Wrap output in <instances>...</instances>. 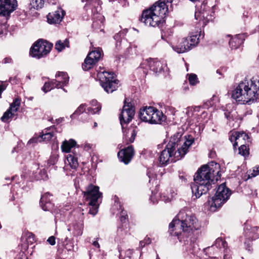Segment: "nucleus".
I'll use <instances>...</instances> for the list:
<instances>
[{
	"label": "nucleus",
	"mask_w": 259,
	"mask_h": 259,
	"mask_svg": "<svg viewBox=\"0 0 259 259\" xmlns=\"http://www.w3.org/2000/svg\"><path fill=\"white\" fill-rule=\"evenodd\" d=\"M194 36L192 34L183 39L178 45L172 47L173 50L178 53H183L190 50L194 45Z\"/></svg>",
	"instance_id": "16"
},
{
	"label": "nucleus",
	"mask_w": 259,
	"mask_h": 259,
	"mask_svg": "<svg viewBox=\"0 0 259 259\" xmlns=\"http://www.w3.org/2000/svg\"><path fill=\"white\" fill-rule=\"evenodd\" d=\"M133 250L131 249H128L126 251V254L129 257H130V255L133 253Z\"/></svg>",
	"instance_id": "58"
},
{
	"label": "nucleus",
	"mask_w": 259,
	"mask_h": 259,
	"mask_svg": "<svg viewBox=\"0 0 259 259\" xmlns=\"http://www.w3.org/2000/svg\"><path fill=\"white\" fill-rule=\"evenodd\" d=\"M208 259H219L218 257H209Z\"/></svg>",
	"instance_id": "64"
},
{
	"label": "nucleus",
	"mask_w": 259,
	"mask_h": 259,
	"mask_svg": "<svg viewBox=\"0 0 259 259\" xmlns=\"http://www.w3.org/2000/svg\"><path fill=\"white\" fill-rule=\"evenodd\" d=\"M93 145L85 143L81 145V147L85 150L88 151L92 149Z\"/></svg>",
	"instance_id": "47"
},
{
	"label": "nucleus",
	"mask_w": 259,
	"mask_h": 259,
	"mask_svg": "<svg viewBox=\"0 0 259 259\" xmlns=\"http://www.w3.org/2000/svg\"><path fill=\"white\" fill-rule=\"evenodd\" d=\"M93 245L94 247H95L96 248H100V245L97 240L94 241L93 242Z\"/></svg>",
	"instance_id": "56"
},
{
	"label": "nucleus",
	"mask_w": 259,
	"mask_h": 259,
	"mask_svg": "<svg viewBox=\"0 0 259 259\" xmlns=\"http://www.w3.org/2000/svg\"><path fill=\"white\" fill-rule=\"evenodd\" d=\"M50 196L49 193H46L41 197L40 204L42 209L45 211H49L53 207V204L48 200V197Z\"/></svg>",
	"instance_id": "28"
},
{
	"label": "nucleus",
	"mask_w": 259,
	"mask_h": 259,
	"mask_svg": "<svg viewBox=\"0 0 259 259\" xmlns=\"http://www.w3.org/2000/svg\"><path fill=\"white\" fill-rule=\"evenodd\" d=\"M200 122V124H203V122L202 120H200V118H198V122Z\"/></svg>",
	"instance_id": "62"
},
{
	"label": "nucleus",
	"mask_w": 259,
	"mask_h": 259,
	"mask_svg": "<svg viewBox=\"0 0 259 259\" xmlns=\"http://www.w3.org/2000/svg\"><path fill=\"white\" fill-rule=\"evenodd\" d=\"M165 67V63L159 61L157 59H147L143 60L141 64V67L144 69V73H146L148 69L156 73H159L163 70Z\"/></svg>",
	"instance_id": "11"
},
{
	"label": "nucleus",
	"mask_w": 259,
	"mask_h": 259,
	"mask_svg": "<svg viewBox=\"0 0 259 259\" xmlns=\"http://www.w3.org/2000/svg\"><path fill=\"white\" fill-rule=\"evenodd\" d=\"M84 197L89 201V204L92 206L89 210V213L95 215L98 212V206L96 205L98 199L101 196L102 193L99 192V188L98 186L91 185L89 186L86 191L83 192Z\"/></svg>",
	"instance_id": "9"
},
{
	"label": "nucleus",
	"mask_w": 259,
	"mask_h": 259,
	"mask_svg": "<svg viewBox=\"0 0 259 259\" xmlns=\"http://www.w3.org/2000/svg\"><path fill=\"white\" fill-rule=\"evenodd\" d=\"M6 89V87L3 82H0V98L1 97V94L3 91Z\"/></svg>",
	"instance_id": "54"
},
{
	"label": "nucleus",
	"mask_w": 259,
	"mask_h": 259,
	"mask_svg": "<svg viewBox=\"0 0 259 259\" xmlns=\"http://www.w3.org/2000/svg\"><path fill=\"white\" fill-rule=\"evenodd\" d=\"M42 173H43V175L42 176H41L40 178L42 179H46L47 177V174H46V172L45 170H44L42 171Z\"/></svg>",
	"instance_id": "59"
},
{
	"label": "nucleus",
	"mask_w": 259,
	"mask_h": 259,
	"mask_svg": "<svg viewBox=\"0 0 259 259\" xmlns=\"http://www.w3.org/2000/svg\"><path fill=\"white\" fill-rule=\"evenodd\" d=\"M244 40V36L243 34H237L230 40V47L232 49H236L243 44Z\"/></svg>",
	"instance_id": "27"
},
{
	"label": "nucleus",
	"mask_w": 259,
	"mask_h": 259,
	"mask_svg": "<svg viewBox=\"0 0 259 259\" xmlns=\"http://www.w3.org/2000/svg\"><path fill=\"white\" fill-rule=\"evenodd\" d=\"M83 231V225L80 224L74 227V234L76 236H80L82 234Z\"/></svg>",
	"instance_id": "41"
},
{
	"label": "nucleus",
	"mask_w": 259,
	"mask_h": 259,
	"mask_svg": "<svg viewBox=\"0 0 259 259\" xmlns=\"http://www.w3.org/2000/svg\"><path fill=\"white\" fill-rule=\"evenodd\" d=\"M245 240L244 244L246 249L252 250V242L259 237V227H253L250 228L246 227L245 230Z\"/></svg>",
	"instance_id": "14"
},
{
	"label": "nucleus",
	"mask_w": 259,
	"mask_h": 259,
	"mask_svg": "<svg viewBox=\"0 0 259 259\" xmlns=\"http://www.w3.org/2000/svg\"><path fill=\"white\" fill-rule=\"evenodd\" d=\"M229 140L233 143L234 148L238 146L239 144H248L250 142V138L243 132L233 133L230 136Z\"/></svg>",
	"instance_id": "17"
},
{
	"label": "nucleus",
	"mask_w": 259,
	"mask_h": 259,
	"mask_svg": "<svg viewBox=\"0 0 259 259\" xmlns=\"http://www.w3.org/2000/svg\"><path fill=\"white\" fill-rule=\"evenodd\" d=\"M55 85L56 83H54V80L51 82H46L42 88V90L44 92L47 93L56 87Z\"/></svg>",
	"instance_id": "35"
},
{
	"label": "nucleus",
	"mask_w": 259,
	"mask_h": 259,
	"mask_svg": "<svg viewBox=\"0 0 259 259\" xmlns=\"http://www.w3.org/2000/svg\"><path fill=\"white\" fill-rule=\"evenodd\" d=\"M134 155V150L133 147L129 146L127 148L119 151L117 156L120 161L127 164L131 161Z\"/></svg>",
	"instance_id": "20"
},
{
	"label": "nucleus",
	"mask_w": 259,
	"mask_h": 259,
	"mask_svg": "<svg viewBox=\"0 0 259 259\" xmlns=\"http://www.w3.org/2000/svg\"><path fill=\"white\" fill-rule=\"evenodd\" d=\"M17 7V0H0V16L8 18Z\"/></svg>",
	"instance_id": "15"
},
{
	"label": "nucleus",
	"mask_w": 259,
	"mask_h": 259,
	"mask_svg": "<svg viewBox=\"0 0 259 259\" xmlns=\"http://www.w3.org/2000/svg\"><path fill=\"white\" fill-rule=\"evenodd\" d=\"M47 242L51 245H54L56 244V238L54 236H52L50 237L48 240Z\"/></svg>",
	"instance_id": "48"
},
{
	"label": "nucleus",
	"mask_w": 259,
	"mask_h": 259,
	"mask_svg": "<svg viewBox=\"0 0 259 259\" xmlns=\"http://www.w3.org/2000/svg\"><path fill=\"white\" fill-rule=\"evenodd\" d=\"M45 0H32L30 3L32 7L35 9L41 8L45 3Z\"/></svg>",
	"instance_id": "34"
},
{
	"label": "nucleus",
	"mask_w": 259,
	"mask_h": 259,
	"mask_svg": "<svg viewBox=\"0 0 259 259\" xmlns=\"http://www.w3.org/2000/svg\"><path fill=\"white\" fill-rule=\"evenodd\" d=\"M188 80L191 85H194V74L191 73L189 75Z\"/></svg>",
	"instance_id": "49"
},
{
	"label": "nucleus",
	"mask_w": 259,
	"mask_h": 259,
	"mask_svg": "<svg viewBox=\"0 0 259 259\" xmlns=\"http://www.w3.org/2000/svg\"><path fill=\"white\" fill-rule=\"evenodd\" d=\"M208 16L206 12H203L202 14L200 13L197 15L195 14V18L199 20V25L202 26H205L210 19V18H208Z\"/></svg>",
	"instance_id": "30"
},
{
	"label": "nucleus",
	"mask_w": 259,
	"mask_h": 259,
	"mask_svg": "<svg viewBox=\"0 0 259 259\" xmlns=\"http://www.w3.org/2000/svg\"><path fill=\"white\" fill-rule=\"evenodd\" d=\"M179 178L181 180H182V182H186L188 181V179L190 178L189 177H187L186 175H180Z\"/></svg>",
	"instance_id": "51"
},
{
	"label": "nucleus",
	"mask_w": 259,
	"mask_h": 259,
	"mask_svg": "<svg viewBox=\"0 0 259 259\" xmlns=\"http://www.w3.org/2000/svg\"><path fill=\"white\" fill-rule=\"evenodd\" d=\"M97 20H94L93 21L92 25L95 29H100L103 25L104 17L102 15L99 14L97 16Z\"/></svg>",
	"instance_id": "33"
},
{
	"label": "nucleus",
	"mask_w": 259,
	"mask_h": 259,
	"mask_svg": "<svg viewBox=\"0 0 259 259\" xmlns=\"http://www.w3.org/2000/svg\"><path fill=\"white\" fill-rule=\"evenodd\" d=\"M146 245L145 243H144V241L142 240V241H141L140 242V247L141 248H143Z\"/></svg>",
	"instance_id": "60"
},
{
	"label": "nucleus",
	"mask_w": 259,
	"mask_h": 259,
	"mask_svg": "<svg viewBox=\"0 0 259 259\" xmlns=\"http://www.w3.org/2000/svg\"><path fill=\"white\" fill-rule=\"evenodd\" d=\"M217 100V97L215 95H213L210 100L204 103L203 107L204 108H209L210 107H211L214 105Z\"/></svg>",
	"instance_id": "37"
},
{
	"label": "nucleus",
	"mask_w": 259,
	"mask_h": 259,
	"mask_svg": "<svg viewBox=\"0 0 259 259\" xmlns=\"http://www.w3.org/2000/svg\"><path fill=\"white\" fill-rule=\"evenodd\" d=\"M78 154L74 151L67 154L65 160V164L69 165L72 169H76L78 166Z\"/></svg>",
	"instance_id": "25"
},
{
	"label": "nucleus",
	"mask_w": 259,
	"mask_h": 259,
	"mask_svg": "<svg viewBox=\"0 0 259 259\" xmlns=\"http://www.w3.org/2000/svg\"><path fill=\"white\" fill-rule=\"evenodd\" d=\"M201 118H202V116H203V117H205L207 116V113L204 111V112H203L202 113V114H201Z\"/></svg>",
	"instance_id": "61"
},
{
	"label": "nucleus",
	"mask_w": 259,
	"mask_h": 259,
	"mask_svg": "<svg viewBox=\"0 0 259 259\" xmlns=\"http://www.w3.org/2000/svg\"><path fill=\"white\" fill-rule=\"evenodd\" d=\"M93 104H97L95 107H90L88 109L89 112L92 114L98 113L101 109L100 104H98L96 101H93Z\"/></svg>",
	"instance_id": "36"
},
{
	"label": "nucleus",
	"mask_w": 259,
	"mask_h": 259,
	"mask_svg": "<svg viewBox=\"0 0 259 259\" xmlns=\"http://www.w3.org/2000/svg\"><path fill=\"white\" fill-rule=\"evenodd\" d=\"M53 137V134L52 133H47L44 134L40 136V137L42 138V142L45 141H49L51 140Z\"/></svg>",
	"instance_id": "43"
},
{
	"label": "nucleus",
	"mask_w": 259,
	"mask_h": 259,
	"mask_svg": "<svg viewBox=\"0 0 259 259\" xmlns=\"http://www.w3.org/2000/svg\"><path fill=\"white\" fill-rule=\"evenodd\" d=\"M231 195L230 190L225 184L220 185L215 195L208 200V205L211 211H215L228 199Z\"/></svg>",
	"instance_id": "7"
},
{
	"label": "nucleus",
	"mask_w": 259,
	"mask_h": 259,
	"mask_svg": "<svg viewBox=\"0 0 259 259\" xmlns=\"http://www.w3.org/2000/svg\"><path fill=\"white\" fill-rule=\"evenodd\" d=\"M170 193L167 195H165L164 192H163L160 195L152 192V195L150 197V200L153 203H157L158 199L160 198L164 202H169L176 195V193H175L173 190H170Z\"/></svg>",
	"instance_id": "22"
},
{
	"label": "nucleus",
	"mask_w": 259,
	"mask_h": 259,
	"mask_svg": "<svg viewBox=\"0 0 259 259\" xmlns=\"http://www.w3.org/2000/svg\"><path fill=\"white\" fill-rule=\"evenodd\" d=\"M85 111V106L84 105H81L79 107L76 109V110L72 114L70 117L71 118H75L76 115H79L80 114L83 113Z\"/></svg>",
	"instance_id": "40"
},
{
	"label": "nucleus",
	"mask_w": 259,
	"mask_h": 259,
	"mask_svg": "<svg viewBox=\"0 0 259 259\" xmlns=\"http://www.w3.org/2000/svg\"><path fill=\"white\" fill-rule=\"evenodd\" d=\"M42 142V138L40 137V136L37 137H33L28 141L27 145L30 146H33L38 142Z\"/></svg>",
	"instance_id": "38"
},
{
	"label": "nucleus",
	"mask_w": 259,
	"mask_h": 259,
	"mask_svg": "<svg viewBox=\"0 0 259 259\" xmlns=\"http://www.w3.org/2000/svg\"><path fill=\"white\" fill-rule=\"evenodd\" d=\"M209 156L210 158H213L215 156V153L214 151H211L209 153Z\"/></svg>",
	"instance_id": "57"
},
{
	"label": "nucleus",
	"mask_w": 259,
	"mask_h": 259,
	"mask_svg": "<svg viewBox=\"0 0 259 259\" xmlns=\"http://www.w3.org/2000/svg\"><path fill=\"white\" fill-rule=\"evenodd\" d=\"M194 218L183 211H180L169 225V233L171 236H177L180 239L182 233L190 235L193 234Z\"/></svg>",
	"instance_id": "5"
},
{
	"label": "nucleus",
	"mask_w": 259,
	"mask_h": 259,
	"mask_svg": "<svg viewBox=\"0 0 259 259\" xmlns=\"http://www.w3.org/2000/svg\"><path fill=\"white\" fill-rule=\"evenodd\" d=\"M66 47H69V41L66 39L63 41L61 40H58L56 42L55 45V49L59 52L62 51Z\"/></svg>",
	"instance_id": "32"
},
{
	"label": "nucleus",
	"mask_w": 259,
	"mask_h": 259,
	"mask_svg": "<svg viewBox=\"0 0 259 259\" xmlns=\"http://www.w3.org/2000/svg\"><path fill=\"white\" fill-rule=\"evenodd\" d=\"M231 97L241 104L250 105L259 97V76L240 81L232 91Z\"/></svg>",
	"instance_id": "2"
},
{
	"label": "nucleus",
	"mask_w": 259,
	"mask_h": 259,
	"mask_svg": "<svg viewBox=\"0 0 259 259\" xmlns=\"http://www.w3.org/2000/svg\"><path fill=\"white\" fill-rule=\"evenodd\" d=\"M143 241L146 245L149 244L151 242V239L148 237H146Z\"/></svg>",
	"instance_id": "55"
},
{
	"label": "nucleus",
	"mask_w": 259,
	"mask_h": 259,
	"mask_svg": "<svg viewBox=\"0 0 259 259\" xmlns=\"http://www.w3.org/2000/svg\"><path fill=\"white\" fill-rule=\"evenodd\" d=\"M77 145L76 142L72 139L64 141L61 144V149L62 152L71 153V150Z\"/></svg>",
	"instance_id": "26"
},
{
	"label": "nucleus",
	"mask_w": 259,
	"mask_h": 259,
	"mask_svg": "<svg viewBox=\"0 0 259 259\" xmlns=\"http://www.w3.org/2000/svg\"><path fill=\"white\" fill-rule=\"evenodd\" d=\"M65 14V11L59 8L54 12L49 13L47 15L48 22L50 24H58L62 21Z\"/></svg>",
	"instance_id": "21"
},
{
	"label": "nucleus",
	"mask_w": 259,
	"mask_h": 259,
	"mask_svg": "<svg viewBox=\"0 0 259 259\" xmlns=\"http://www.w3.org/2000/svg\"><path fill=\"white\" fill-rule=\"evenodd\" d=\"M102 52L100 49L97 50L92 51L88 55L83 63L82 68L85 71H88L93 67L94 65L100 60Z\"/></svg>",
	"instance_id": "13"
},
{
	"label": "nucleus",
	"mask_w": 259,
	"mask_h": 259,
	"mask_svg": "<svg viewBox=\"0 0 259 259\" xmlns=\"http://www.w3.org/2000/svg\"><path fill=\"white\" fill-rule=\"evenodd\" d=\"M199 33V37L197 38L198 41H199L200 39L203 38L204 37V33H201V31L195 32V33ZM197 34H195V37H196L197 36Z\"/></svg>",
	"instance_id": "52"
},
{
	"label": "nucleus",
	"mask_w": 259,
	"mask_h": 259,
	"mask_svg": "<svg viewBox=\"0 0 259 259\" xmlns=\"http://www.w3.org/2000/svg\"><path fill=\"white\" fill-rule=\"evenodd\" d=\"M56 79L54 80V83H56V88H62L66 85L69 81V76L64 72H59L56 75Z\"/></svg>",
	"instance_id": "23"
},
{
	"label": "nucleus",
	"mask_w": 259,
	"mask_h": 259,
	"mask_svg": "<svg viewBox=\"0 0 259 259\" xmlns=\"http://www.w3.org/2000/svg\"><path fill=\"white\" fill-rule=\"evenodd\" d=\"M4 64L9 63L12 62V59L10 57L5 58L2 62Z\"/></svg>",
	"instance_id": "53"
},
{
	"label": "nucleus",
	"mask_w": 259,
	"mask_h": 259,
	"mask_svg": "<svg viewBox=\"0 0 259 259\" xmlns=\"http://www.w3.org/2000/svg\"><path fill=\"white\" fill-rule=\"evenodd\" d=\"M20 102L21 100L19 99L16 98L10 105L9 109L4 113L1 117V120L4 122H7L9 119L12 118L19 108Z\"/></svg>",
	"instance_id": "18"
},
{
	"label": "nucleus",
	"mask_w": 259,
	"mask_h": 259,
	"mask_svg": "<svg viewBox=\"0 0 259 259\" xmlns=\"http://www.w3.org/2000/svg\"><path fill=\"white\" fill-rule=\"evenodd\" d=\"M137 133L135 130L128 129L124 132V139L127 144L133 143L136 136Z\"/></svg>",
	"instance_id": "29"
},
{
	"label": "nucleus",
	"mask_w": 259,
	"mask_h": 259,
	"mask_svg": "<svg viewBox=\"0 0 259 259\" xmlns=\"http://www.w3.org/2000/svg\"><path fill=\"white\" fill-rule=\"evenodd\" d=\"M82 2H86L84 8L86 10L91 9L92 13L98 14L101 10V2L100 0H82Z\"/></svg>",
	"instance_id": "24"
},
{
	"label": "nucleus",
	"mask_w": 259,
	"mask_h": 259,
	"mask_svg": "<svg viewBox=\"0 0 259 259\" xmlns=\"http://www.w3.org/2000/svg\"><path fill=\"white\" fill-rule=\"evenodd\" d=\"M139 117L143 121L150 124H161L165 120L162 111L152 107H145L140 109Z\"/></svg>",
	"instance_id": "6"
},
{
	"label": "nucleus",
	"mask_w": 259,
	"mask_h": 259,
	"mask_svg": "<svg viewBox=\"0 0 259 259\" xmlns=\"http://www.w3.org/2000/svg\"><path fill=\"white\" fill-rule=\"evenodd\" d=\"M195 84H196V83H197V82H198L199 81H198V78H197V77L196 75H195Z\"/></svg>",
	"instance_id": "63"
},
{
	"label": "nucleus",
	"mask_w": 259,
	"mask_h": 259,
	"mask_svg": "<svg viewBox=\"0 0 259 259\" xmlns=\"http://www.w3.org/2000/svg\"><path fill=\"white\" fill-rule=\"evenodd\" d=\"M247 144H242L239 148V153L242 156H245L248 155V149L246 146Z\"/></svg>",
	"instance_id": "39"
},
{
	"label": "nucleus",
	"mask_w": 259,
	"mask_h": 259,
	"mask_svg": "<svg viewBox=\"0 0 259 259\" xmlns=\"http://www.w3.org/2000/svg\"><path fill=\"white\" fill-rule=\"evenodd\" d=\"M8 32V27L6 23H4L0 25V36L2 37L3 35H6Z\"/></svg>",
	"instance_id": "42"
},
{
	"label": "nucleus",
	"mask_w": 259,
	"mask_h": 259,
	"mask_svg": "<svg viewBox=\"0 0 259 259\" xmlns=\"http://www.w3.org/2000/svg\"><path fill=\"white\" fill-rule=\"evenodd\" d=\"M97 76L101 85L107 93H111L118 88V80L114 78L113 73L100 71Z\"/></svg>",
	"instance_id": "8"
},
{
	"label": "nucleus",
	"mask_w": 259,
	"mask_h": 259,
	"mask_svg": "<svg viewBox=\"0 0 259 259\" xmlns=\"http://www.w3.org/2000/svg\"><path fill=\"white\" fill-rule=\"evenodd\" d=\"M177 2V0H159L143 12L141 21L148 26H158L167 12L168 6L166 4H176Z\"/></svg>",
	"instance_id": "4"
},
{
	"label": "nucleus",
	"mask_w": 259,
	"mask_h": 259,
	"mask_svg": "<svg viewBox=\"0 0 259 259\" xmlns=\"http://www.w3.org/2000/svg\"><path fill=\"white\" fill-rule=\"evenodd\" d=\"M134 115V106L131 103L126 104V101L125 100L124 105L119 115V120L122 128L124 124L129 123L132 120Z\"/></svg>",
	"instance_id": "12"
},
{
	"label": "nucleus",
	"mask_w": 259,
	"mask_h": 259,
	"mask_svg": "<svg viewBox=\"0 0 259 259\" xmlns=\"http://www.w3.org/2000/svg\"><path fill=\"white\" fill-rule=\"evenodd\" d=\"M57 149H58V145H57ZM58 158L59 153L58 150L57 149L52 152L51 155L48 160V165L49 166L55 165L57 162Z\"/></svg>",
	"instance_id": "31"
},
{
	"label": "nucleus",
	"mask_w": 259,
	"mask_h": 259,
	"mask_svg": "<svg viewBox=\"0 0 259 259\" xmlns=\"http://www.w3.org/2000/svg\"><path fill=\"white\" fill-rule=\"evenodd\" d=\"M220 164L212 161L207 164L203 165L198 169L195 178V183L198 185L195 197L199 198L206 193L211 184H214V181L220 179Z\"/></svg>",
	"instance_id": "3"
},
{
	"label": "nucleus",
	"mask_w": 259,
	"mask_h": 259,
	"mask_svg": "<svg viewBox=\"0 0 259 259\" xmlns=\"http://www.w3.org/2000/svg\"><path fill=\"white\" fill-rule=\"evenodd\" d=\"M217 248L218 252L219 250H221L223 249L224 251V259H230L231 257V254H230V251L227 248V243L226 241L222 238H218L215 240L214 243L212 246L208 248L209 250H211Z\"/></svg>",
	"instance_id": "19"
},
{
	"label": "nucleus",
	"mask_w": 259,
	"mask_h": 259,
	"mask_svg": "<svg viewBox=\"0 0 259 259\" xmlns=\"http://www.w3.org/2000/svg\"><path fill=\"white\" fill-rule=\"evenodd\" d=\"M182 134L177 132L171 136L165 149L161 152L159 157V164L165 166L170 162H175L184 156L194 141L191 136L184 140Z\"/></svg>",
	"instance_id": "1"
},
{
	"label": "nucleus",
	"mask_w": 259,
	"mask_h": 259,
	"mask_svg": "<svg viewBox=\"0 0 259 259\" xmlns=\"http://www.w3.org/2000/svg\"><path fill=\"white\" fill-rule=\"evenodd\" d=\"M259 174V166L254 168L252 172L251 173L250 175H249V176L251 177H254L258 175Z\"/></svg>",
	"instance_id": "46"
},
{
	"label": "nucleus",
	"mask_w": 259,
	"mask_h": 259,
	"mask_svg": "<svg viewBox=\"0 0 259 259\" xmlns=\"http://www.w3.org/2000/svg\"><path fill=\"white\" fill-rule=\"evenodd\" d=\"M53 45L46 40H39L31 47L30 55L36 59L46 57L50 52Z\"/></svg>",
	"instance_id": "10"
},
{
	"label": "nucleus",
	"mask_w": 259,
	"mask_h": 259,
	"mask_svg": "<svg viewBox=\"0 0 259 259\" xmlns=\"http://www.w3.org/2000/svg\"><path fill=\"white\" fill-rule=\"evenodd\" d=\"M147 175L149 178V183H154V182H155V184L157 183V181H156V180L155 178V176H151L150 175V172H148L147 173Z\"/></svg>",
	"instance_id": "50"
},
{
	"label": "nucleus",
	"mask_w": 259,
	"mask_h": 259,
	"mask_svg": "<svg viewBox=\"0 0 259 259\" xmlns=\"http://www.w3.org/2000/svg\"><path fill=\"white\" fill-rule=\"evenodd\" d=\"M127 214L126 212L124 211L123 210L121 211V217H120V222L122 223H125L127 219Z\"/></svg>",
	"instance_id": "45"
},
{
	"label": "nucleus",
	"mask_w": 259,
	"mask_h": 259,
	"mask_svg": "<svg viewBox=\"0 0 259 259\" xmlns=\"http://www.w3.org/2000/svg\"><path fill=\"white\" fill-rule=\"evenodd\" d=\"M136 48L137 47L135 45H131L127 49L128 53L131 55L136 54L137 53Z\"/></svg>",
	"instance_id": "44"
}]
</instances>
